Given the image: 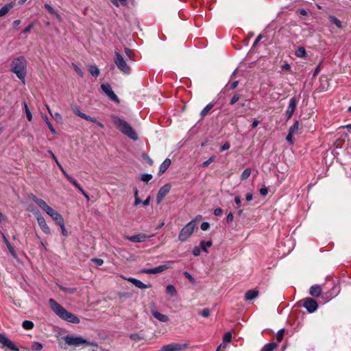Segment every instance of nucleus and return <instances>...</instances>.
<instances>
[{"mask_svg":"<svg viewBox=\"0 0 351 351\" xmlns=\"http://www.w3.org/2000/svg\"><path fill=\"white\" fill-rule=\"evenodd\" d=\"M258 295V291L256 289L248 290L245 294L246 300H252Z\"/></svg>","mask_w":351,"mask_h":351,"instance_id":"4be33fe9","label":"nucleus"},{"mask_svg":"<svg viewBox=\"0 0 351 351\" xmlns=\"http://www.w3.org/2000/svg\"><path fill=\"white\" fill-rule=\"evenodd\" d=\"M277 348L275 343H269L266 344L262 349V351H274Z\"/></svg>","mask_w":351,"mask_h":351,"instance_id":"473e14b6","label":"nucleus"},{"mask_svg":"<svg viewBox=\"0 0 351 351\" xmlns=\"http://www.w3.org/2000/svg\"><path fill=\"white\" fill-rule=\"evenodd\" d=\"M152 315L154 317L162 322H167L169 321V317L166 315H163L160 313H158L157 311L152 312Z\"/></svg>","mask_w":351,"mask_h":351,"instance_id":"b1692460","label":"nucleus"},{"mask_svg":"<svg viewBox=\"0 0 351 351\" xmlns=\"http://www.w3.org/2000/svg\"><path fill=\"white\" fill-rule=\"evenodd\" d=\"M211 245H212V242L210 241H202L200 243L201 249L204 252H207L206 248L210 247Z\"/></svg>","mask_w":351,"mask_h":351,"instance_id":"a19ab883","label":"nucleus"},{"mask_svg":"<svg viewBox=\"0 0 351 351\" xmlns=\"http://www.w3.org/2000/svg\"><path fill=\"white\" fill-rule=\"evenodd\" d=\"M45 8L51 14L54 15L59 21L61 20L60 14L53 9L52 6H51L49 4L45 3Z\"/></svg>","mask_w":351,"mask_h":351,"instance_id":"a878e982","label":"nucleus"},{"mask_svg":"<svg viewBox=\"0 0 351 351\" xmlns=\"http://www.w3.org/2000/svg\"><path fill=\"white\" fill-rule=\"evenodd\" d=\"M58 226H60V229H61V231H62V234L64 235V236H67L68 234V232H67V230L64 226V220L62 221L61 222L57 223Z\"/></svg>","mask_w":351,"mask_h":351,"instance_id":"a18cd8bd","label":"nucleus"},{"mask_svg":"<svg viewBox=\"0 0 351 351\" xmlns=\"http://www.w3.org/2000/svg\"><path fill=\"white\" fill-rule=\"evenodd\" d=\"M322 289L319 285H314L310 287L309 294L315 298H317L321 295Z\"/></svg>","mask_w":351,"mask_h":351,"instance_id":"aec40b11","label":"nucleus"},{"mask_svg":"<svg viewBox=\"0 0 351 351\" xmlns=\"http://www.w3.org/2000/svg\"><path fill=\"white\" fill-rule=\"evenodd\" d=\"M13 4L12 3L3 5L0 9V17H2L7 14L10 10L12 8Z\"/></svg>","mask_w":351,"mask_h":351,"instance_id":"393cba45","label":"nucleus"},{"mask_svg":"<svg viewBox=\"0 0 351 351\" xmlns=\"http://www.w3.org/2000/svg\"><path fill=\"white\" fill-rule=\"evenodd\" d=\"M169 268H170L169 265H160L158 267H156L152 268V269H143L141 270V272L143 274H156L161 273Z\"/></svg>","mask_w":351,"mask_h":351,"instance_id":"2eb2a0df","label":"nucleus"},{"mask_svg":"<svg viewBox=\"0 0 351 351\" xmlns=\"http://www.w3.org/2000/svg\"><path fill=\"white\" fill-rule=\"evenodd\" d=\"M297 103L298 99H296L295 97H293L290 99L288 108L286 110V117L287 120L290 119L292 117L296 109Z\"/></svg>","mask_w":351,"mask_h":351,"instance_id":"ddd939ff","label":"nucleus"},{"mask_svg":"<svg viewBox=\"0 0 351 351\" xmlns=\"http://www.w3.org/2000/svg\"><path fill=\"white\" fill-rule=\"evenodd\" d=\"M152 176L151 174L145 173L141 175V180L143 182H149L150 180H152Z\"/></svg>","mask_w":351,"mask_h":351,"instance_id":"8fccbe9b","label":"nucleus"},{"mask_svg":"<svg viewBox=\"0 0 351 351\" xmlns=\"http://www.w3.org/2000/svg\"><path fill=\"white\" fill-rule=\"evenodd\" d=\"M171 189V185L169 184H167L162 186L157 194L156 200L157 203L160 204L161 201L164 199V197L167 195Z\"/></svg>","mask_w":351,"mask_h":351,"instance_id":"dca6fc26","label":"nucleus"},{"mask_svg":"<svg viewBox=\"0 0 351 351\" xmlns=\"http://www.w3.org/2000/svg\"><path fill=\"white\" fill-rule=\"evenodd\" d=\"M27 64L26 59L23 56H19L14 58L10 65L11 71L15 73L23 84L25 82V79L27 75Z\"/></svg>","mask_w":351,"mask_h":351,"instance_id":"f03ea898","label":"nucleus"},{"mask_svg":"<svg viewBox=\"0 0 351 351\" xmlns=\"http://www.w3.org/2000/svg\"><path fill=\"white\" fill-rule=\"evenodd\" d=\"M73 66L75 71L77 72V73L80 77H83L84 76V72L82 71V70L79 66H77L76 64H75L73 63Z\"/></svg>","mask_w":351,"mask_h":351,"instance_id":"6e6d98bb","label":"nucleus"},{"mask_svg":"<svg viewBox=\"0 0 351 351\" xmlns=\"http://www.w3.org/2000/svg\"><path fill=\"white\" fill-rule=\"evenodd\" d=\"M230 147V144L228 142H226L220 148L221 152H224L229 149Z\"/></svg>","mask_w":351,"mask_h":351,"instance_id":"052dcab7","label":"nucleus"},{"mask_svg":"<svg viewBox=\"0 0 351 351\" xmlns=\"http://www.w3.org/2000/svg\"><path fill=\"white\" fill-rule=\"evenodd\" d=\"M241 95L238 93H236L231 99L230 101V105H234L235 103H237L239 99H240Z\"/></svg>","mask_w":351,"mask_h":351,"instance_id":"864d4df0","label":"nucleus"},{"mask_svg":"<svg viewBox=\"0 0 351 351\" xmlns=\"http://www.w3.org/2000/svg\"><path fill=\"white\" fill-rule=\"evenodd\" d=\"M30 198L49 216L51 217V215H53L54 212H56V210L49 206L45 201L38 198L36 195L32 194L31 195Z\"/></svg>","mask_w":351,"mask_h":351,"instance_id":"6e6552de","label":"nucleus"},{"mask_svg":"<svg viewBox=\"0 0 351 351\" xmlns=\"http://www.w3.org/2000/svg\"><path fill=\"white\" fill-rule=\"evenodd\" d=\"M91 261L97 266H101L104 263L103 259L99 258H94Z\"/></svg>","mask_w":351,"mask_h":351,"instance_id":"4d7b16f0","label":"nucleus"},{"mask_svg":"<svg viewBox=\"0 0 351 351\" xmlns=\"http://www.w3.org/2000/svg\"><path fill=\"white\" fill-rule=\"evenodd\" d=\"M125 279L127 280L128 281L132 282L135 287H136L139 289H147L151 287V285H145L141 280H137L134 278H125Z\"/></svg>","mask_w":351,"mask_h":351,"instance_id":"412c9836","label":"nucleus"},{"mask_svg":"<svg viewBox=\"0 0 351 351\" xmlns=\"http://www.w3.org/2000/svg\"><path fill=\"white\" fill-rule=\"evenodd\" d=\"M125 53L129 60H133L134 53L132 49L126 47L125 48Z\"/></svg>","mask_w":351,"mask_h":351,"instance_id":"de8ad7c7","label":"nucleus"},{"mask_svg":"<svg viewBox=\"0 0 351 351\" xmlns=\"http://www.w3.org/2000/svg\"><path fill=\"white\" fill-rule=\"evenodd\" d=\"M148 237L145 234H138L133 236H128L125 237V239L130 241L134 242V243H141L144 242Z\"/></svg>","mask_w":351,"mask_h":351,"instance_id":"a211bd4d","label":"nucleus"},{"mask_svg":"<svg viewBox=\"0 0 351 351\" xmlns=\"http://www.w3.org/2000/svg\"><path fill=\"white\" fill-rule=\"evenodd\" d=\"M51 217L56 224L64 220L62 216L56 210L51 215Z\"/></svg>","mask_w":351,"mask_h":351,"instance_id":"c756f323","label":"nucleus"},{"mask_svg":"<svg viewBox=\"0 0 351 351\" xmlns=\"http://www.w3.org/2000/svg\"><path fill=\"white\" fill-rule=\"evenodd\" d=\"M166 292L167 294L171 295V296H174L177 293L175 287L171 285H169L167 286Z\"/></svg>","mask_w":351,"mask_h":351,"instance_id":"72a5a7b5","label":"nucleus"},{"mask_svg":"<svg viewBox=\"0 0 351 351\" xmlns=\"http://www.w3.org/2000/svg\"><path fill=\"white\" fill-rule=\"evenodd\" d=\"M195 227H196L195 220H192L190 222H189L180 230L179 235H178L179 241H180L181 242H184V241H186L192 235Z\"/></svg>","mask_w":351,"mask_h":351,"instance_id":"423d86ee","label":"nucleus"},{"mask_svg":"<svg viewBox=\"0 0 351 351\" xmlns=\"http://www.w3.org/2000/svg\"><path fill=\"white\" fill-rule=\"evenodd\" d=\"M58 122H61L62 120V115L59 112H55L51 115Z\"/></svg>","mask_w":351,"mask_h":351,"instance_id":"5fc2aeb1","label":"nucleus"},{"mask_svg":"<svg viewBox=\"0 0 351 351\" xmlns=\"http://www.w3.org/2000/svg\"><path fill=\"white\" fill-rule=\"evenodd\" d=\"M214 106V104L213 103H210L208 104L201 112L200 114L202 116V117H205L206 115H207L210 110L213 108Z\"/></svg>","mask_w":351,"mask_h":351,"instance_id":"2f4dec72","label":"nucleus"},{"mask_svg":"<svg viewBox=\"0 0 351 351\" xmlns=\"http://www.w3.org/2000/svg\"><path fill=\"white\" fill-rule=\"evenodd\" d=\"M65 343L70 346L78 347L82 345L90 346L97 347V343L94 342H90L82 337H75L71 335H66L64 337Z\"/></svg>","mask_w":351,"mask_h":351,"instance_id":"39448f33","label":"nucleus"},{"mask_svg":"<svg viewBox=\"0 0 351 351\" xmlns=\"http://www.w3.org/2000/svg\"><path fill=\"white\" fill-rule=\"evenodd\" d=\"M142 157L149 165H153V160L149 157L147 154H143Z\"/></svg>","mask_w":351,"mask_h":351,"instance_id":"13d9d810","label":"nucleus"},{"mask_svg":"<svg viewBox=\"0 0 351 351\" xmlns=\"http://www.w3.org/2000/svg\"><path fill=\"white\" fill-rule=\"evenodd\" d=\"M101 88L106 93V95L112 101L119 103V99L116 94L113 92L111 86L108 84H102Z\"/></svg>","mask_w":351,"mask_h":351,"instance_id":"9d476101","label":"nucleus"},{"mask_svg":"<svg viewBox=\"0 0 351 351\" xmlns=\"http://www.w3.org/2000/svg\"><path fill=\"white\" fill-rule=\"evenodd\" d=\"M232 340V333L230 332H226L223 337V341L230 343Z\"/></svg>","mask_w":351,"mask_h":351,"instance_id":"49530a36","label":"nucleus"},{"mask_svg":"<svg viewBox=\"0 0 351 351\" xmlns=\"http://www.w3.org/2000/svg\"><path fill=\"white\" fill-rule=\"evenodd\" d=\"M171 161L169 158H166L163 162L160 165L159 173H164L171 165Z\"/></svg>","mask_w":351,"mask_h":351,"instance_id":"5701e85b","label":"nucleus"},{"mask_svg":"<svg viewBox=\"0 0 351 351\" xmlns=\"http://www.w3.org/2000/svg\"><path fill=\"white\" fill-rule=\"evenodd\" d=\"M115 58L114 60V64L117 68L124 74H130V67L128 65L123 57L117 51L114 52Z\"/></svg>","mask_w":351,"mask_h":351,"instance_id":"0eeeda50","label":"nucleus"},{"mask_svg":"<svg viewBox=\"0 0 351 351\" xmlns=\"http://www.w3.org/2000/svg\"><path fill=\"white\" fill-rule=\"evenodd\" d=\"M284 330L283 329H281L280 330L277 334H276V339L278 341V342H281V341L283 339V335H284Z\"/></svg>","mask_w":351,"mask_h":351,"instance_id":"3c124183","label":"nucleus"},{"mask_svg":"<svg viewBox=\"0 0 351 351\" xmlns=\"http://www.w3.org/2000/svg\"><path fill=\"white\" fill-rule=\"evenodd\" d=\"M60 289L61 290H62L63 291L67 292L69 293H74L77 290L76 288H67V287H64L62 286H60Z\"/></svg>","mask_w":351,"mask_h":351,"instance_id":"09e8293b","label":"nucleus"},{"mask_svg":"<svg viewBox=\"0 0 351 351\" xmlns=\"http://www.w3.org/2000/svg\"><path fill=\"white\" fill-rule=\"evenodd\" d=\"M112 123L119 131L132 140L136 141L138 139V136L136 132L125 120L121 119L118 117H113Z\"/></svg>","mask_w":351,"mask_h":351,"instance_id":"20e7f679","label":"nucleus"},{"mask_svg":"<svg viewBox=\"0 0 351 351\" xmlns=\"http://www.w3.org/2000/svg\"><path fill=\"white\" fill-rule=\"evenodd\" d=\"M73 112L75 114H76L77 116L88 121H90V122H95V118L94 117H92L90 116H88L87 114H86L84 112H82L79 108L78 107H75L73 108Z\"/></svg>","mask_w":351,"mask_h":351,"instance_id":"6ab92c4d","label":"nucleus"},{"mask_svg":"<svg viewBox=\"0 0 351 351\" xmlns=\"http://www.w3.org/2000/svg\"><path fill=\"white\" fill-rule=\"evenodd\" d=\"M199 314L204 317H208L210 315V310L208 308H204Z\"/></svg>","mask_w":351,"mask_h":351,"instance_id":"bf43d9fd","label":"nucleus"},{"mask_svg":"<svg viewBox=\"0 0 351 351\" xmlns=\"http://www.w3.org/2000/svg\"><path fill=\"white\" fill-rule=\"evenodd\" d=\"M184 275L185 276L186 278H187L189 280L190 282H191L193 283L195 282L194 278L192 277V276L188 271H184Z\"/></svg>","mask_w":351,"mask_h":351,"instance_id":"774afa93","label":"nucleus"},{"mask_svg":"<svg viewBox=\"0 0 351 351\" xmlns=\"http://www.w3.org/2000/svg\"><path fill=\"white\" fill-rule=\"evenodd\" d=\"M23 106H24V109H25V114H26V117H27V120L29 121H32V112H30L27 103L25 101L23 102Z\"/></svg>","mask_w":351,"mask_h":351,"instance_id":"c9c22d12","label":"nucleus"},{"mask_svg":"<svg viewBox=\"0 0 351 351\" xmlns=\"http://www.w3.org/2000/svg\"><path fill=\"white\" fill-rule=\"evenodd\" d=\"M58 168L60 169V171H62V173H63V175L65 176V178L71 182L72 183L73 181H75V180L71 177L66 171L64 169L63 167L62 166V165L58 162V164H57Z\"/></svg>","mask_w":351,"mask_h":351,"instance_id":"7c9ffc66","label":"nucleus"},{"mask_svg":"<svg viewBox=\"0 0 351 351\" xmlns=\"http://www.w3.org/2000/svg\"><path fill=\"white\" fill-rule=\"evenodd\" d=\"M88 71L91 75H93L95 77H98L100 73L99 69L95 65L90 66L88 68Z\"/></svg>","mask_w":351,"mask_h":351,"instance_id":"c85d7f7f","label":"nucleus"},{"mask_svg":"<svg viewBox=\"0 0 351 351\" xmlns=\"http://www.w3.org/2000/svg\"><path fill=\"white\" fill-rule=\"evenodd\" d=\"M36 219L40 229L42 230V231L46 234H50L51 229L49 226L47 225L45 218L40 214H38L36 216Z\"/></svg>","mask_w":351,"mask_h":351,"instance_id":"4468645a","label":"nucleus"},{"mask_svg":"<svg viewBox=\"0 0 351 351\" xmlns=\"http://www.w3.org/2000/svg\"><path fill=\"white\" fill-rule=\"evenodd\" d=\"M295 55L298 58H306L307 54L304 47H300L295 50Z\"/></svg>","mask_w":351,"mask_h":351,"instance_id":"cd10ccee","label":"nucleus"},{"mask_svg":"<svg viewBox=\"0 0 351 351\" xmlns=\"http://www.w3.org/2000/svg\"><path fill=\"white\" fill-rule=\"evenodd\" d=\"M49 304L51 310L61 319L73 324L80 323V319L74 314L67 311L63 306L58 304L55 300H49Z\"/></svg>","mask_w":351,"mask_h":351,"instance_id":"f257e3e1","label":"nucleus"},{"mask_svg":"<svg viewBox=\"0 0 351 351\" xmlns=\"http://www.w3.org/2000/svg\"><path fill=\"white\" fill-rule=\"evenodd\" d=\"M112 123L119 131L132 140L136 141L138 139V136L136 132L125 120L121 119L118 117H113Z\"/></svg>","mask_w":351,"mask_h":351,"instance_id":"7ed1b4c3","label":"nucleus"},{"mask_svg":"<svg viewBox=\"0 0 351 351\" xmlns=\"http://www.w3.org/2000/svg\"><path fill=\"white\" fill-rule=\"evenodd\" d=\"M111 2L116 7H119L120 5L125 6L128 4V0H111Z\"/></svg>","mask_w":351,"mask_h":351,"instance_id":"c03bdc74","label":"nucleus"},{"mask_svg":"<svg viewBox=\"0 0 351 351\" xmlns=\"http://www.w3.org/2000/svg\"><path fill=\"white\" fill-rule=\"evenodd\" d=\"M43 345L39 342L34 341L32 344V350L33 351H40L43 349Z\"/></svg>","mask_w":351,"mask_h":351,"instance_id":"37998d69","label":"nucleus"},{"mask_svg":"<svg viewBox=\"0 0 351 351\" xmlns=\"http://www.w3.org/2000/svg\"><path fill=\"white\" fill-rule=\"evenodd\" d=\"M329 19L331 23H334L339 28L341 27V22L337 17L334 16H330Z\"/></svg>","mask_w":351,"mask_h":351,"instance_id":"79ce46f5","label":"nucleus"},{"mask_svg":"<svg viewBox=\"0 0 351 351\" xmlns=\"http://www.w3.org/2000/svg\"><path fill=\"white\" fill-rule=\"evenodd\" d=\"M201 253V249L199 247H195L193 250V254L195 256H198Z\"/></svg>","mask_w":351,"mask_h":351,"instance_id":"680f3d73","label":"nucleus"},{"mask_svg":"<svg viewBox=\"0 0 351 351\" xmlns=\"http://www.w3.org/2000/svg\"><path fill=\"white\" fill-rule=\"evenodd\" d=\"M1 237L3 242L5 243L9 252L12 256L13 258H17V254L16 252L13 247V245L11 244V243L9 241L6 236L4 234V233L1 232Z\"/></svg>","mask_w":351,"mask_h":351,"instance_id":"f3484780","label":"nucleus"},{"mask_svg":"<svg viewBox=\"0 0 351 351\" xmlns=\"http://www.w3.org/2000/svg\"><path fill=\"white\" fill-rule=\"evenodd\" d=\"M215 160V156L210 157L207 160L204 161L202 163V166L206 167H208L210 163L213 162Z\"/></svg>","mask_w":351,"mask_h":351,"instance_id":"603ef678","label":"nucleus"},{"mask_svg":"<svg viewBox=\"0 0 351 351\" xmlns=\"http://www.w3.org/2000/svg\"><path fill=\"white\" fill-rule=\"evenodd\" d=\"M0 343L13 351H19V348L16 347L14 343L8 339L4 334L0 333Z\"/></svg>","mask_w":351,"mask_h":351,"instance_id":"f8f14e48","label":"nucleus"},{"mask_svg":"<svg viewBox=\"0 0 351 351\" xmlns=\"http://www.w3.org/2000/svg\"><path fill=\"white\" fill-rule=\"evenodd\" d=\"M188 347L187 344L172 343L162 346L160 351H180Z\"/></svg>","mask_w":351,"mask_h":351,"instance_id":"9b49d317","label":"nucleus"},{"mask_svg":"<svg viewBox=\"0 0 351 351\" xmlns=\"http://www.w3.org/2000/svg\"><path fill=\"white\" fill-rule=\"evenodd\" d=\"M299 128L298 121H295L294 124L289 128V132L293 134H295L298 132Z\"/></svg>","mask_w":351,"mask_h":351,"instance_id":"4c0bfd02","label":"nucleus"},{"mask_svg":"<svg viewBox=\"0 0 351 351\" xmlns=\"http://www.w3.org/2000/svg\"><path fill=\"white\" fill-rule=\"evenodd\" d=\"M76 189H77V190L82 193V194L86 197V199H87V201H89L90 200V197H89V195L84 191V190L81 187V186L77 183V182L76 181V180L75 181H73L72 183H71Z\"/></svg>","mask_w":351,"mask_h":351,"instance_id":"bb28decb","label":"nucleus"},{"mask_svg":"<svg viewBox=\"0 0 351 351\" xmlns=\"http://www.w3.org/2000/svg\"><path fill=\"white\" fill-rule=\"evenodd\" d=\"M228 343H225L222 341V343L217 347L216 351H221V349H226L227 348V345Z\"/></svg>","mask_w":351,"mask_h":351,"instance_id":"0e129e2a","label":"nucleus"},{"mask_svg":"<svg viewBox=\"0 0 351 351\" xmlns=\"http://www.w3.org/2000/svg\"><path fill=\"white\" fill-rule=\"evenodd\" d=\"M210 228V224L208 222H203L201 224V229L204 231L208 230Z\"/></svg>","mask_w":351,"mask_h":351,"instance_id":"69168bd1","label":"nucleus"},{"mask_svg":"<svg viewBox=\"0 0 351 351\" xmlns=\"http://www.w3.org/2000/svg\"><path fill=\"white\" fill-rule=\"evenodd\" d=\"M33 27H34L33 23L29 25L25 29H24L23 30V34H26L29 33L31 31V29L33 28Z\"/></svg>","mask_w":351,"mask_h":351,"instance_id":"338daca9","label":"nucleus"},{"mask_svg":"<svg viewBox=\"0 0 351 351\" xmlns=\"http://www.w3.org/2000/svg\"><path fill=\"white\" fill-rule=\"evenodd\" d=\"M251 172L252 171L250 168L245 169L241 175V180H247L250 176Z\"/></svg>","mask_w":351,"mask_h":351,"instance_id":"e433bc0d","label":"nucleus"},{"mask_svg":"<svg viewBox=\"0 0 351 351\" xmlns=\"http://www.w3.org/2000/svg\"><path fill=\"white\" fill-rule=\"evenodd\" d=\"M43 118L44 119V120H45L47 125L48 126L49 129L50 130L51 132L53 134H56V131L54 129V128L53 127V125L51 123V122L49 121L48 117L46 115H45V116H43Z\"/></svg>","mask_w":351,"mask_h":351,"instance_id":"f704fd0d","label":"nucleus"},{"mask_svg":"<svg viewBox=\"0 0 351 351\" xmlns=\"http://www.w3.org/2000/svg\"><path fill=\"white\" fill-rule=\"evenodd\" d=\"M130 338L132 340L138 342L143 339V336L138 333H134L130 335Z\"/></svg>","mask_w":351,"mask_h":351,"instance_id":"ea45409f","label":"nucleus"},{"mask_svg":"<svg viewBox=\"0 0 351 351\" xmlns=\"http://www.w3.org/2000/svg\"><path fill=\"white\" fill-rule=\"evenodd\" d=\"M22 326L25 330H31L34 328V323L32 321L25 320L23 322Z\"/></svg>","mask_w":351,"mask_h":351,"instance_id":"58836bf2","label":"nucleus"},{"mask_svg":"<svg viewBox=\"0 0 351 351\" xmlns=\"http://www.w3.org/2000/svg\"><path fill=\"white\" fill-rule=\"evenodd\" d=\"M302 305L309 313L315 312L318 307L317 302L311 298L304 299Z\"/></svg>","mask_w":351,"mask_h":351,"instance_id":"1a4fd4ad","label":"nucleus"},{"mask_svg":"<svg viewBox=\"0 0 351 351\" xmlns=\"http://www.w3.org/2000/svg\"><path fill=\"white\" fill-rule=\"evenodd\" d=\"M294 136V134H291V133H288L287 136V138H286V140L287 141V142L289 143V144H293V136Z\"/></svg>","mask_w":351,"mask_h":351,"instance_id":"e2e57ef3","label":"nucleus"}]
</instances>
